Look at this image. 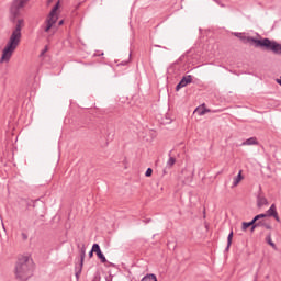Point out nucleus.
<instances>
[{"mask_svg":"<svg viewBox=\"0 0 281 281\" xmlns=\"http://www.w3.org/2000/svg\"><path fill=\"white\" fill-rule=\"evenodd\" d=\"M196 111H198L199 115H205V113H210V110H206V109H204V110H196Z\"/></svg>","mask_w":281,"mask_h":281,"instance_id":"obj_19","label":"nucleus"},{"mask_svg":"<svg viewBox=\"0 0 281 281\" xmlns=\"http://www.w3.org/2000/svg\"><path fill=\"white\" fill-rule=\"evenodd\" d=\"M256 221H252L251 222H243L241 224V229L243 232H247V229H249V227H251V225H255Z\"/></svg>","mask_w":281,"mask_h":281,"instance_id":"obj_13","label":"nucleus"},{"mask_svg":"<svg viewBox=\"0 0 281 281\" xmlns=\"http://www.w3.org/2000/svg\"><path fill=\"white\" fill-rule=\"evenodd\" d=\"M145 177H153V169L148 168L145 172Z\"/></svg>","mask_w":281,"mask_h":281,"instance_id":"obj_20","label":"nucleus"},{"mask_svg":"<svg viewBox=\"0 0 281 281\" xmlns=\"http://www.w3.org/2000/svg\"><path fill=\"white\" fill-rule=\"evenodd\" d=\"M268 216H272L277 223H280V216L278 215V209L276 204H272L266 213Z\"/></svg>","mask_w":281,"mask_h":281,"instance_id":"obj_8","label":"nucleus"},{"mask_svg":"<svg viewBox=\"0 0 281 281\" xmlns=\"http://www.w3.org/2000/svg\"><path fill=\"white\" fill-rule=\"evenodd\" d=\"M234 238V231H231V233L228 234L227 237V247L226 249H229V247H232V239Z\"/></svg>","mask_w":281,"mask_h":281,"instance_id":"obj_14","label":"nucleus"},{"mask_svg":"<svg viewBox=\"0 0 281 281\" xmlns=\"http://www.w3.org/2000/svg\"><path fill=\"white\" fill-rule=\"evenodd\" d=\"M85 256H86V249L85 247L81 248V260H80V270L76 273L77 278L80 276V272L82 271V266L85 265Z\"/></svg>","mask_w":281,"mask_h":281,"instance_id":"obj_12","label":"nucleus"},{"mask_svg":"<svg viewBox=\"0 0 281 281\" xmlns=\"http://www.w3.org/2000/svg\"><path fill=\"white\" fill-rule=\"evenodd\" d=\"M24 25L25 22L23 19L18 20L15 29L13 30L9 41L7 42V45L2 50V56L0 58L1 64L10 63V58H12V55L14 52H16V48L19 45H21V30H23Z\"/></svg>","mask_w":281,"mask_h":281,"instance_id":"obj_1","label":"nucleus"},{"mask_svg":"<svg viewBox=\"0 0 281 281\" xmlns=\"http://www.w3.org/2000/svg\"><path fill=\"white\" fill-rule=\"evenodd\" d=\"M241 181H243V170H240L237 177L234 178L232 188H236V186H238V183H240Z\"/></svg>","mask_w":281,"mask_h":281,"instance_id":"obj_11","label":"nucleus"},{"mask_svg":"<svg viewBox=\"0 0 281 281\" xmlns=\"http://www.w3.org/2000/svg\"><path fill=\"white\" fill-rule=\"evenodd\" d=\"M241 146H258V139L256 137H250L246 139Z\"/></svg>","mask_w":281,"mask_h":281,"instance_id":"obj_9","label":"nucleus"},{"mask_svg":"<svg viewBox=\"0 0 281 281\" xmlns=\"http://www.w3.org/2000/svg\"><path fill=\"white\" fill-rule=\"evenodd\" d=\"M235 36L243 41V43H250L255 47H265L266 49L273 52V54H281V44L273 42L269 38L256 40L254 37L245 35V33H235Z\"/></svg>","mask_w":281,"mask_h":281,"instance_id":"obj_3","label":"nucleus"},{"mask_svg":"<svg viewBox=\"0 0 281 281\" xmlns=\"http://www.w3.org/2000/svg\"><path fill=\"white\" fill-rule=\"evenodd\" d=\"M93 254H95V251H93V249H91L89 252V258H93Z\"/></svg>","mask_w":281,"mask_h":281,"instance_id":"obj_22","label":"nucleus"},{"mask_svg":"<svg viewBox=\"0 0 281 281\" xmlns=\"http://www.w3.org/2000/svg\"><path fill=\"white\" fill-rule=\"evenodd\" d=\"M34 276V259L29 254L19 255L14 266L16 281H27Z\"/></svg>","mask_w":281,"mask_h":281,"instance_id":"obj_2","label":"nucleus"},{"mask_svg":"<svg viewBox=\"0 0 281 281\" xmlns=\"http://www.w3.org/2000/svg\"><path fill=\"white\" fill-rule=\"evenodd\" d=\"M30 3V0H13L11 8H10V13L14 19L21 14V10L25 8Z\"/></svg>","mask_w":281,"mask_h":281,"instance_id":"obj_5","label":"nucleus"},{"mask_svg":"<svg viewBox=\"0 0 281 281\" xmlns=\"http://www.w3.org/2000/svg\"><path fill=\"white\" fill-rule=\"evenodd\" d=\"M255 281H258V280L255 279Z\"/></svg>","mask_w":281,"mask_h":281,"instance_id":"obj_24","label":"nucleus"},{"mask_svg":"<svg viewBox=\"0 0 281 281\" xmlns=\"http://www.w3.org/2000/svg\"><path fill=\"white\" fill-rule=\"evenodd\" d=\"M92 251H94V254H97V256L101 262H103V263L106 262V257H104V254H102V250L100 249V245L93 244Z\"/></svg>","mask_w":281,"mask_h":281,"instance_id":"obj_7","label":"nucleus"},{"mask_svg":"<svg viewBox=\"0 0 281 281\" xmlns=\"http://www.w3.org/2000/svg\"><path fill=\"white\" fill-rule=\"evenodd\" d=\"M188 85H192V75L184 76L176 86V91H180L183 87H188Z\"/></svg>","mask_w":281,"mask_h":281,"instance_id":"obj_6","label":"nucleus"},{"mask_svg":"<svg viewBox=\"0 0 281 281\" xmlns=\"http://www.w3.org/2000/svg\"><path fill=\"white\" fill-rule=\"evenodd\" d=\"M257 205L258 207H263V205H269V201H267V198L259 195L257 198Z\"/></svg>","mask_w":281,"mask_h":281,"instance_id":"obj_10","label":"nucleus"},{"mask_svg":"<svg viewBox=\"0 0 281 281\" xmlns=\"http://www.w3.org/2000/svg\"><path fill=\"white\" fill-rule=\"evenodd\" d=\"M60 25H65V20H60V21L58 22V26H60Z\"/></svg>","mask_w":281,"mask_h":281,"instance_id":"obj_23","label":"nucleus"},{"mask_svg":"<svg viewBox=\"0 0 281 281\" xmlns=\"http://www.w3.org/2000/svg\"><path fill=\"white\" fill-rule=\"evenodd\" d=\"M267 216H269L267 213H262V214L255 216L254 221L256 223L257 221H260V218H267Z\"/></svg>","mask_w":281,"mask_h":281,"instance_id":"obj_18","label":"nucleus"},{"mask_svg":"<svg viewBox=\"0 0 281 281\" xmlns=\"http://www.w3.org/2000/svg\"><path fill=\"white\" fill-rule=\"evenodd\" d=\"M175 164H177V159H175V157H170L167 161V166L169 168H172L175 166Z\"/></svg>","mask_w":281,"mask_h":281,"instance_id":"obj_17","label":"nucleus"},{"mask_svg":"<svg viewBox=\"0 0 281 281\" xmlns=\"http://www.w3.org/2000/svg\"><path fill=\"white\" fill-rule=\"evenodd\" d=\"M60 8V1L56 3V5L52 9L50 13L48 14L44 25L43 31L47 36H54L56 32H58V26H56V23L58 21V10Z\"/></svg>","mask_w":281,"mask_h":281,"instance_id":"obj_4","label":"nucleus"},{"mask_svg":"<svg viewBox=\"0 0 281 281\" xmlns=\"http://www.w3.org/2000/svg\"><path fill=\"white\" fill-rule=\"evenodd\" d=\"M140 281H157V277L155 274H148L144 277Z\"/></svg>","mask_w":281,"mask_h":281,"instance_id":"obj_16","label":"nucleus"},{"mask_svg":"<svg viewBox=\"0 0 281 281\" xmlns=\"http://www.w3.org/2000/svg\"><path fill=\"white\" fill-rule=\"evenodd\" d=\"M258 225H261V222H258V223H256V224H252V225H251V232H254V231L258 227Z\"/></svg>","mask_w":281,"mask_h":281,"instance_id":"obj_21","label":"nucleus"},{"mask_svg":"<svg viewBox=\"0 0 281 281\" xmlns=\"http://www.w3.org/2000/svg\"><path fill=\"white\" fill-rule=\"evenodd\" d=\"M266 240H267L268 245H270V247H271L272 249H278V247H276V244H274L273 240L271 239V235H268V236L266 237Z\"/></svg>","mask_w":281,"mask_h":281,"instance_id":"obj_15","label":"nucleus"}]
</instances>
